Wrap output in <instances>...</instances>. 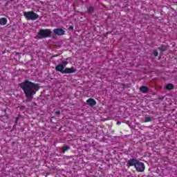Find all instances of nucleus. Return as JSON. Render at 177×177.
<instances>
[{
    "label": "nucleus",
    "instance_id": "nucleus-1",
    "mask_svg": "<svg viewBox=\"0 0 177 177\" xmlns=\"http://www.w3.org/2000/svg\"><path fill=\"white\" fill-rule=\"evenodd\" d=\"M19 87L24 91L26 102H32L34 95H37V92L39 91L40 88L39 84L34 83L28 80L19 84Z\"/></svg>",
    "mask_w": 177,
    "mask_h": 177
},
{
    "label": "nucleus",
    "instance_id": "nucleus-2",
    "mask_svg": "<svg viewBox=\"0 0 177 177\" xmlns=\"http://www.w3.org/2000/svg\"><path fill=\"white\" fill-rule=\"evenodd\" d=\"M40 39L44 38H50L52 37V30L50 29H40L37 33Z\"/></svg>",
    "mask_w": 177,
    "mask_h": 177
},
{
    "label": "nucleus",
    "instance_id": "nucleus-3",
    "mask_svg": "<svg viewBox=\"0 0 177 177\" xmlns=\"http://www.w3.org/2000/svg\"><path fill=\"white\" fill-rule=\"evenodd\" d=\"M24 16L26 20H32V21L37 20V19H39V15H38V14L35 13L34 11L25 12H24Z\"/></svg>",
    "mask_w": 177,
    "mask_h": 177
},
{
    "label": "nucleus",
    "instance_id": "nucleus-4",
    "mask_svg": "<svg viewBox=\"0 0 177 177\" xmlns=\"http://www.w3.org/2000/svg\"><path fill=\"white\" fill-rule=\"evenodd\" d=\"M135 168H136V170L137 171V172H144L145 169H146L145 163H143L142 162H139V161H137Z\"/></svg>",
    "mask_w": 177,
    "mask_h": 177
},
{
    "label": "nucleus",
    "instance_id": "nucleus-5",
    "mask_svg": "<svg viewBox=\"0 0 177 177\" xmlns=\"http://www.w3.org/2000/svg\"><path fill=\"white\" fill-rule=\"evenodd\" d=\"M137 162H138V160H136L135 158L129 159L127 161V167H128V168H129V167H136Z\"/></svg>",
    "mask_w": 177,
    "mask_h": 177
},
{
    "label": "nucleus",
    "instance_id": "nucleus-6",
    "mask_svg": "<svg viewBox=\"0 0 177 177\" xmlns=\"http://www.w3.org/2000/svg\"><path fill=\"white\" fill-rule=\"evenodd\" d=\"M77 69L74 67L71 68H65L64 74H74V73H76Z\"/></svg>",
    "mask_w": 177,
    "mask_h": 177
},
{
    "label": "nucleus",
    "instance_id": "nucleus-7",
    "mask_svg": "<svg viewBox=\"0 0 177 177\" xmlns=\"http://www.w3.org/2000/svg\"><path fill=\"white\" fill-rule=\"evenodd\" d=\"M54 34L56 35H64L66 34V31L64 29L62 28H55L53 30Z\"/></svg>",
    "mask_w": 177,
    "mask_h": 177
},
{
    "label": "nucleus",
    "instance_id": "nucleus-8",
    "mask_svg": "<svg viewBox=\"0 0 177 177\" xmlns=\"http://www.w3.org/2000/svg\"><path fill=\"white\" fill-rule=\"evenodd\" d=\"M55 70H56V71H59V73H62V74H64L65 68H64V66L62 64L57 65L55 66Z\"/></svg>",
    "mask_w": 177,
    "mask_h": 177
},
{
    "label": "nucleus",
    "instance_id": "nucleus-9",
    "mask_svg": "<svg viewBox=\"0 0 177 177\" xmlns=\"http://www.w3.org/2000/svg\"><path fill=\"white\" fill-rule=\"evenodd\" d=\"M86 103L91 107H93V106H96V100H95V99L93 98H88L86 100Z\"/></svg>",
    "mask_w": 177,
    "mask_h": 177
},
{
    "label": "nucleus",
    "instance_id": "nucleus-10",
    "mask_svg": "<svg viewBox=\"0 0 177 177\" xmlns=\"http://www.w3.org/2000/svg\"><path fill=\"white\" fill-rule=\"evenodd\" d=\"M140 92H142V93H147L149 92V87L146 86H142L140 88Z\"/></svg>",
    "mask_w": 177,
    "mask_h": 177
},
{
    "label": "nucleus",
    "instance_id": "nucleus-11",
    "mask_svg": "<svg viewBox=\"0 0 177 177\" xmlns=\"http://www.w3.org/2000/svg\"><path fill=\"white\" fill-rule=\"evenodd\" d=\"M8 24V19L6 18H0L1 26H6Z\"/></svg>",
    "mask_w": 177,
    "mask_h": 177
},
{
    "label": "nucleus",
    "instance_id": "nucleus-12",
    "mask_svg": "<svg viewBox=\"0 0 177 177\" xmlns=\"http://www.w3.org/2000/svg\"><path fill=\"white\" fill-rule=\"evenodd\" d=\"M158 49L160 50V52H165V50L168 49V46L162 45L161 46L158 47Z\"/></svg>",
    "mask_w": 177,
    "mask_h": 177
},
{
    "label": "nucleus",
    "instance_id": "nucleus-13",
    "mask_svg": "<svg viewBox=\"0 0 177 177\" xmlns=\"http://www.w3.org/2000/svg\"><path fill=\"white\" fill-rule=\"evenodd\" d=\"M165 88L167 91H172V89L174 88V84L169 83L165 86Z\"/></svg>",
    "mask_w": 177,
    "mask_h": 177
},
{
    "label": "nucleus",
    "instance_id": "nucleus-14",
    "mask_svg": "<svg viewBox=\"0 0 177 177\" xmlns=\"http://www.w3.org/2000/svg\"><path fill=\"white\" fill-rule=\"evenodd\" d=\"M94 10H95V8H93V7L92 6H90L87 8L88 13H93Z\"/></svg>",
    "mask_w": 177,
    "mask_h": 177
},
{
    "label": "nucleus",
    "instance_id": "nucleus-15",
    "mask_svg": "<svg viewBox=\"0 0 177 177\" xmlns=\"http://www.w3.org/2000/svg\"><path fill=\"white\" fill-rule=\"evenodd\" d=\"M68 149H70V148L67 145L62 147V153H66V151H67V150H68Z\"/></svg>",
    "mask_w": 177,
    "mask_h": 177
},
{
    "label": "nucleus",
    "instance_id": "nucleus-16",
    "mask_svg": "<svg viewBox=\"0 0 177 177\" xmlns=\"http://www.w3.org/2000/svg\"><path fill=\"white\" fill-rule=\"evenodd\" d=\"M64 68L66 67V66H67V64H68V61H62V64H61Z\"/></svg>",
    "mask_w": 177,
    "mask_h": 177
},
{
    "label": "nucleus",
    "instance_id": "nucleus-17",
    "mask_svg": "<svg viewBox=\"0 0 177 177\" xmlns=\"http://www.w3.org/2000/svg\"><path fill=\"white\" fill-rule=\"evenodd\" d=\"M150 121H151V118L150 117L145 118V122H150Z\"/></svg>",
    "mask_w": 177,
    "mask_h": 177
},
{
    "label": "nucleus",
    "instance_id": "nucleus-18",
    "mask_svg": "<svg viewBox=\"0 0 177 177\" xmlns=\"http://www.w3.org/2000/svg\"><path fill=\"white\" fill-rule=\"evenodd\" d=\"M153 55L157 57V56H158V51H157V50H153Z\"/></svg>",
    "mask_w": 177,
    "mask_h": 177
},
{
    "label": "nucleus",
    "instance_id": "nucleus-19",
    "mask_svg": "<svg viewBox=\"0 0 177 177\" xmlns=\"http://www.w3.org/2000/svg\"><path fill=\"white\" fill-rule=\"evenodd\" d=\"M17 122H19V117L15 118V124H17Z\"/></svg>",
    "mask_w": 177,
    "mask_h": 177
},
{
    "label": "nucleus",
    "instance_id": "nucleus-20",
    "mask_svg": "<svg viewBox=\"0 0 177 177\" xmlns=\"http://www.w3.org/2000/svg\"><path fill=\"white\" fill-rule=\"evenodd\" d=\"M117 125H121V122L118 121V122H117Z\"/></svg>",
    "mask_w": 177,
    "mask_h": 177
},
{
    "label": "nucleus",
    "instance_id": "nucleus-21",
    "mask_svg": "<svg viewBox=\"0 0 177 177\" xmlns=\"http://www.w3.org/2000/svg\"><path fill=\"white\" fill-rule=\"evenodd\" d=\"M55 113L59 115L60 112H59V111H56Z\"/></svg>",
    "mask_w": 177,
    "mask_h": 177
},
{
    "label": "nucleus",
    "instance_id": "nucleus-22",
    "mask_svg": "<svg viewBox=\"0 0 177 177\" xmlns=\"http://www.w3.org/2000/svg\"><path fill=\"white\" fill-rule=\"evenodd\" d=\"M70 28H71V30H73L74 27L71 26Z\"/></svg>",
    "mask_w": 177,
    "mask_h": 177
},
{
    "label": "nucleus",
    "instance_id": "nucleus-23",
    "mask_svg": "<svg viewBox=\"0 0 177 177\" xmlns=\"http://www.w3.org/2000/svg\"><path fill=\"white\" fill-rule=\"evenodd\" d=\"M5 53H6V52H5V51H3V54H5Z\"/></svg>",
    "mask_w": 177,
    "mask_h": 177
},
{
    "label": "nucleus",
    "instance_id": "nucleus-24",
    "mask_svg": "<svg viewBox=\"0 0 177 177\" xmlns=\"http://www.w3.org/2000/svg\"><path fill=\"white\" fill-rule=\"evenodd\" d=\"M17 55H19V53H17Z\"/></svg>",
    "mask_w": 177,
    "mask_h": 177
}]
</instances>
